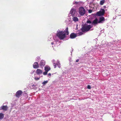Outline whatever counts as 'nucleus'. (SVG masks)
<instances>
[{"mask_svg": "<svg viewBox=\"0 0 121 121\" xmlns=\"http://www.w3.org/2000/svg\"><path fill=\"white\" fill-rule=\"evenodd\" d=\"M104 18L103 17H100L99 18V20L98 23H100L103 21H104Z\"/></svg>", "mask_w": 121, "mask_h": 121, "instance_id": "obj_15", "label": "nucleus"}, {"mask_svg": "<svg viewBox=\"0 0 121 121\" xmlns=\"http://www.w3.org/2000/svg\"><path fill=\"white\" fill-rule=\"evenodd\" d=\"M77 36L74 33H72L70 35V37L72 39H74Z\"/></svg>", "mask_w": 121, "mask_h": 121, "instance_id": "obj_11", "label": "nucleus"}, {"mask_svg": "<svg viewBox=\"0 0 121 121\" xmlns=\"http://www.w3.org/2000/svg\"><path fill=\"white\" fill-rule=\"evenodd\" d=\"M4 117V114L0 113V120L2 119Z\"/></svg>", "mask_w": 121, "mask_h": 121, "instance_id": "obj_16", "label": "nucleus"}, {"mask_svg": "<svg viewBox=\"0 0 121 121\" xmlns=\"http://www.w3.org/2000/svg\"><path fill=\"white\" fill-rule=\"evenodd\" d=\"M105 0H102L100 1V5H102L105 3Z\"/></svg>", "mask_w": 121, "mask_h": 121, "instance_id": "obj_19", "label": "nucleus"}, {"mask_svg": "<svg viewBox=\"0 0 121 121\" xmlns=\"http://www.w3.org/2000/svg\"><path fill=\"white\" fill-rule=\"evenodd\" d=\"M68 31H59L57 32V36L60 39H63L69 34Z\"/></svg>", "mask_w": 121, "mask_h": 121, "instance_id": "obj_1", "label": "nucleus"}, {"mask_svg": "<svg viewBox=\"0 0 121 121\" xmlns=\"http://www.w3.org/2000/svg\"><path fill=\"white\" fill-rule=\"evenodd\" d=\"M68 27H66L65 29V30H68Z\"/></svg>", "mask_w": 121, "mask_h": 121, "instance_id": "obj_32", "label": "nucleus"}, {"mask_svg": "<svg viewBox=\"0 0 121 121\" xmlns=\"http://www.w3.org/2000/svg\"><path fill=\"white\" fill-rule=\"evenodd\" d=\"M103 7L104 9H106V7L105 6H104Z\"/></svg>", "mask_w": 121, "mask_h": 121, "instance_id": "obj_33", "label": "nucleus"}, {"mask_svg": "<svg viewBox=\"0 0 121 121\" xmlns=\"http://www.w3.org/2000/svg\"><path fill=\"white\" fill-rule=\"evenodd\" d=\"M8 109V107L7 106L3 105L0 107V110H3V111H6Z\"/></svg>", "mask_w": 121, "mask_h": 121, "instance_id": "obj_6", "label": "nucleus"}, {"mask_svg": "<svg viewBox=\"0 0 121 121\" xmlns=\"http://www.w3.org/2000/svg\"><path fill=\"white\" fill-rule=\"evenodd\" d=\"M36 73L37 74L39 75L42 73V71L39 69H37L36 71Z\"/></svg>", "mask_w": 121, "mask_h": 121, "instance_id": "obj_14", "label": "nucleus"}, {"mask_svg": "<svg viewBox=\"0 0 121 121\" xmlns=\"http://www.w3.org/2000/svg\"><path fill=\"white\" fill-rule=\"evenodd\" d=\"M75 13V11L74 9H72L71 10L70 13V14H71L73 16L74 15Z\"/></svg>", "mask_w": 121, "mask_h": 121, "instance_id": "obj_12", "label": "nucleus"}, {"mask_svg": "<svg viewBox=\"0 0 121 121\" xmlns=\"http://www.w3.org/2000/svg\"><path fill=\"white\" fill-rule=\"evenodd\" d=\"M86 22L88 23L91 24L92 23L91 22L90 20H88Z\"/></svg>", "mask_w": 121, "mask_h": 121, "instance_id": "obj_26", "label": "nucleus"}, {"mask_svg": "<svg viewBox=\"0 0 121 121\" xmlns=\"http://www.w3.org/2000/svg\"><path fill=\"white\" fill-rule=\"evenodd\" d=\"M87 88L89 89H91V86L89 85H88L87 86Z\"/></svg>", "mask_w": 121, "mask_h": 121, "instance_id": "obj_28", "label": "nucleus"}, {"mask_svg": "<svg viewBox=\"0 0 121 121\" xmlns=\"http://www.w3.org/2000/svg\"><path fill=\"white\" fill-rule=\"evenodd\" d=\"M44 70L45 71L48 72L50 70V68L49 66L46 65L45 67Z\"/></svg>", "mask_w": 121, "mask_h": 121, "instance_id": "obj_13", "label": "nucleus"}, {"mask_svg": "<svg viewBox=\"0 0 121 121\" xmlns=\"http://www.w3.org/2000/svg\"><path fill=\"white\" fill-rule=\"evenodd\" d=\"M39 78H40V77L38 78V77H35V79L36 80H39Z\"/></svg>", "mask_w": 121, "mask_h": 121, "instance_id": "obj_27", "label": "nucleus"}, {"mask_svg": "<svg viewBox=\"0 0 121 121\" xmlns=\"http://www.w3.org/2000/svg\"><path fill=\"white\" fill-rule=\"evenodd\" d=\"M92 26L91 25H88L87 26H84L83 27V29H81V30H89L92 28Z\"/></svg>", "mask_w": 121, "mask_h": 121, "instance_id": "obj_5", "label": "nucleus"}, {"mask_svg": "<svg viewBox=\"0 0 121 121\" xmlns=\"http://www.w3.org/2000/svg\"><path fill=\"white\" fill-rule=\"evenodd\" d=\"M103 31V32H104V31Z\"/></svg>", "mask_w": 121, "mask_h": 121, "instance_id": "obj_37", "label": "nucleus"}, {"mask_svg": "<svg viewBox=\"0 0 121 121\" xmlns=\"http://www.w3.org/2000/svg\"><path fill=\"white\" fill-rule=\"evenodd\" d=\"M51 74L50 73H49L48 74V77L49 76H51Z\"/></svg>", "mask_w": 121, "mask_h": 121, "instance_id": "obj_30", "label": "nucleus"}, {"mask_svg": "<svg viewBox=\"0 0 121 121\" xmlns=\"http://www.w3.org/2000/svg\"><path fill=\"white\" fill-rule=\"evenodd\" d=\"M48 72L46 71H45V72H43V75H47V74Z\"/></svg>", "mask_w": 121, "mask_h": 121, "instance_id": "obj_25", "label": "nucleus"}, {"mask_svg": "<svg viewBox=\"0 0 121 121\" xmlns=\"http://www.w3.org/2000/svg\"><path fill=\"white\" fill-rule=\"evenodd\" d=\"M22 93V91L21 90L17 91L15 95L16 97L19 98L20 96L21 95Z\"/></svg>", "mask_w": 121, "mask_h": 121, "instance_id": "obj_8", "label": "nucleus"}, {"mask_svg": "<svg viewBox=\"0 0 121 121\" xmlns=\"http://www.w3.org/2000/svg\"><path fill=\"white\" fill-rule=\"evenodd\" d=\"M105 13V10L103 9H101L100 10L96 13V15L98 16L104 15Z\"/></svg>", "mask_w": 121, "mask_h": 121, "instance_id": "obj_4", "label": "nucleus"}, {"mask_svg": "<svg viewBox=\"0 0 121 121\" xmlns=\"http://www.w3.org/2000/svg\"><path fill=\"white\" fill-rule=\"evenodd\" d=\"M39 66L37 62H35L33 65V67L34 69H37L39 68Z\"/></svg>", "mask_w": 121, "mask_h": 121, "instance_id": "obj_7", "label": "nucleus"}, {"mask_svg": "<svg viewBox=\"0 0 121 121\" xmlns=\"http://www.w3.org/2000/svg\"><path fill=\"white\" fill-rule=\"evenodd\" d=\"M37 86V85L36 84H32V85H31V86H32V88H34L35 87H36Z\"/></svg>", "mask_w": 121, "mask_h": 121, "instance_id": "obj_22", "label": "nucleus"}, {"mask_svg": "<svg viewBox=\"0 0 121 121\" xmlns=\"http://www.w3.org/2000/svg\"><path fill=\"white\" fill-rule=\"evenodd\" d=\"M98 19L97 18H96L93 21L92 23L93 24H97L98 22Z\"/></svg>", "mask_w": 121, "mask_h": 121, "instance_id": "obj_17", "label": "nucleus"}, {"mask_svg": "<svg viewBox=\"0 0 121 121\" xmlns=\"http://www.w3.org/2000/svg\"><path fill=\"white\" fill-rule=\"evenodd\" d=\"M88 31H81L77 33V35L79 36L82 35L84 34Z\"/></svg>", "mask_w": 121, "mask_h": 121, "instance_id": "obj_10", "label": "nucleus"}, {"mask_svg": "<svg viewBox=\"0 0 121 121\" xmlns=\"http://www.w3.org/2000/svg\"><path fill=\"white\" fill-rule=\"evenodd\" d=\"M58 42V40H56L55 41L53 42H52L51 43V44L52 45L54 44H56L57 42Z\"/></svg>", "mask_w": 121, "mask_h": 121, "instance_id": "obj_23", "label": "nucleus"}, {"mask_svg": "<svg viewBox=\"0 0 121 121\" xmlns=\"http://www.w3.org/2000/svg\"><path fill=\"white\" fill-rule=\"evenodd\" d=\"M79 61V59H77L76 60V62H78Z\"/></svg>", "mask_w": 121, "mask_h": 121, "instance_id": "obj_31", "label": "nucleus"}, {"mask_svg": "<svg viewBox=\"0 0 121 121\" xmlns=\"http://www.w3.org/2000/svg\"><path fill=\"white\" fill-rule=\"evenodd\" d=\"M73 20L75 22L77 21L78 20V18L76 17H74L73 18Z\"/></svg>", "mask_w": 121, "mask_h": 121, "instance_id": "obj_18", "label": "nucleus"}, {"mask_svg": "<svg viewBox=\"0 0 121 121\" xmlns=\"http://www.w3.org/2000/svg\"><path fill=\"white\" fill-rule=\"evenodd\" d=\"M79 13L80 15L83 16L85 13V10L84 8L81 7L79 9Z\"/></svg>", "mask_w": 121, "mask_h": 121, "instance_id": "obj_3", "label": "nucleus"}, {"mask_svg": "<svg viewBox=\"0 0 121 121\" xmlns=\"http://www.w3.org/2000/svg\"><path fill=\"white\" fill-rule=\"evenodd\" d=\"M73 50V48H72V51H71V55L72 54V51Z\"/></svg>", "mask_w": 121, "mask_h": 121, "instance_id": "obj_34", "label": "nucleus"}, {"mask_svg": "<svg viewBox=\"0 0 121 121\" xmlns=\"http://www.w3.org/2000/svg\"><path fill=\"white\" fill-rule=\"evenodd\" d=\"M76 29V30H77L78 29H77H77Z\"/></svg>", "mask_w": 121, "mask_h": 121, "instance_id": "obj_36", "label": "nucleus"}, {"mask_svg": "<svg viewBox=\"0 0 121 121\" xmlns=\"http://www.w3.org/2000/svg\"><path fill=\"white\" fill-rule=\"evenodd\" d=\"M92 11L90 9L89 10L88 12L90 13H91L92 12Z\"/></svg>", "mask_w": 121, "mask_h": 121, "instance_id": "obj_29", "label": "nucleus"}, {"mask_svg": "<svg viewBox=\"0 0 121 121\" xmlns=\"http://www.w3.org/2000/svg\"><path fill=\"white\" fill-rule=\"evenodd\" d=\"M55 60H52V62L53 63V65L54 66V68H55L56 67V65H57L58 67L60 68V61L57 60L56 61V63L55 62Z\"/></svg>", "mask_w": 121, "mask_h": 121, "instance_id": "obj_2", "label": "nucleus"}, {"mask_svg": "<svg viewBox=\"0 0 121 121\" xmlns=\"http://www.w3.org/2000/svg\"><path fill=\"white\" fill-rule=\"evenodd\" d=\"M40 59V58L39 57H36V60L37 61H38Z\"/></svg>", "mask_w": 121, "mask_h": 121, "instance_id": "obj_24", "label": "nucleus"}, {"mask_svg": "<svg viewBox=\"0 0 121 121\" xmlns=\"http://www.w3.org/2000/svg\"><path fill=\"white\" fill-rule=\"evenodd\" d=\"M34 72V71L32 72H31V74H33V73Z\"/></svg>", "mask_w": 121, "mask_h": 121, "instance_id": "obj_35", "label": "nucleus"}, {"mask_svg": "<svg viewBox=\"0 0 121 121\" xmlns=\"http://www.w3.org/2000/svg\"><path fill=\"white\" fill-rule=\"evenodd\" d=\"M45 65V61L43 60H42L40 61L39 64V65L40 66V67L42 68H43V67Z\"/></svg>", "mask_w": 121, "mask_h": 121, "instance_id": "obj_9", "label": "nucleus"}, {"mask_svg": "<svg viewBox=\"0 0 121 121\" xmlns=\"http://www.w3.org/2000/svg\"><path fill=\"white\" fill-rule=\"evenodd\" d=\"M48 82V81L47 80L44 81L42 83V84H43V86H44L46 84H47Z\"/></svg>", "mask_w": 121, "mask_h": 121, "instance_id": "obj_20", "label": "nucleus"}, {"mask_svg": "<svg viewBox=\"0 0 121 121\" xmlns=\"http://www.w3.org/2000/svg\"><path fill=\"white\" fill-rule=\"evenodd\" d=\"M80 2H76V1H75L73 2V4H80Z\"/></svg>", "mask_w": 121, "mask_h": 121, "instance_id": "obj_21", "label": "nucleus"}]
</instances>
